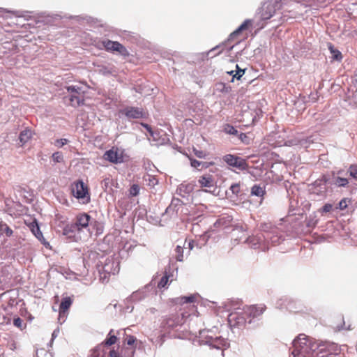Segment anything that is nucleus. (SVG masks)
I'll list each match as a JSON object with an SVG mask.
<instances>
[{
    "mask_svg": "<svg viewBox=\"0 0 357 357\" xmlns=\"http://www.w3.org/2000/svg\"><path fill=\"white\" fill-rule=\"evenodd\" d=\"M223 160L229 166L236 167L239 170H245L248 168V164L245 159L232 154L225 155L223 157Z\"/></svg>",
    "mask_w": 357,
    "mask_h": 357,
    "instance_id": "nucleus-8",
    "label": "nucleus"
},
{
    "mask_svg": "<svg viewBox=\"0 0 357 357\" xmlns=\"http://www.w3.org/2000/svg\"><path fill=\"white\" fill-rule=\"evenodd\" d=\"M125 341L128 345H133L136 341V338L132 335H127Z\"/></svg>",
    "mask_w": 357,
    "mask_h": 357,
    "instance_id": "nucleus-35",
    "label": "nucleus"
},
{
    "mask_svg": "<svg viewBox=\"0 0 357 357\" xmlns=\"http://www.w3.org/2000/svg\"><path fill=\"white\" fill-rule=\"evenodd\" d=\"M88 357H105L102 344H98L94 349H91Z\"/></svg>",
    "mask_w": 357,
    "mask_h": 357,
    "instance_id": "nucleus-21",
    "label": "nucleus"
},
{
    "mask_svg": "<svg viewBox=\"0 0 357 357\" xmlns=\"http://www.w3.org/2000/svg\"><path fill=\"white\" fill-rule=\"evenodd\" d=\"M294 345L303 357H335L340 349L337 344L315 340L300 335Z\"/></svg>",
    "mask_w": 357,
    "mask_h": 357,
    "instance_id": "nucleus-1",
    "label": "nucleus"
},
{
    "mask_svg": "<svg viewBox=\"0 0 357 357\" xmlns=\"http://www.w3.org/2000/svg\"><path fill=\"white\" fill-rule=\"evenodd\" d=\"M104 158L112 163H121L123 161V151L116 147H112L105 153Z\"/></svg>",
    "mask_w": 357,
    "mask_h": 357,
    "instance_id": "nucleus-10",
    "label": "nucleus"
},
{
    "mask_svg": "<svg viewBox=\"0 0 357 357\" xmlns=\"http://www.w3.org/2000/svg\"><path fill=\"white\" fill-rule=\"evenodd\" d=\"M229 73L230 75H234V74H233V73H234V71H233V70H232V71H231V72H229Z\"/></svg>",
    "mask_w": 357,
    "mask_h": 357,
    "instance_id": "nucleus-46",
    "label": "nucleus"
},
{
    "mask_svg": "<svg viewBox=\"0 0 357 357\" xmlns=\"http://www.w3.org/2000/svg\"><path fill=\"white\" fill-rule=\"evenodd\" d=\"M197 183L204 192L215 196L218 195L216 182L212 175L206 174L199 176Z\"/></svg>",
    "mask_w": 357,
    "mask_h": 357,
    "instance_id": "nucleus-5",
    "label": "nucleus"
},
{
    "mask_svg": "<svg viewBox=\"0 0 357 357\" xmlns=\"http://www.w3.org/2000/svg\"><path fill=\"white\" fill-rule=\"evenodd\" d=\"M349 183L348 179L342 177H337L335 178V184L338 187H344Z\"/></svg>",
    "mask_w": 357,
    "mask_h": 357,
    "instance_id": "nucleus-27",
    "label": "nucleus"
},
{
    "mask_svg": "<svg viewBox=\"0 0 357 357\" xmlns=\"http://www.w3.org/2000/svg\"><path fill=\"white\" fill-rule=\"evenodd\" d=\"M33 135V131L29 128H26L22 130L19 135L20 146H23L25 144H26L32 138Z\"/></svg>",
    "mask_w": 357,
    "mask_h": 357,
    "instance_id": "nucleus-14",
    "label": "nucleus"
},
{
    "mask_svg": "<svg viewBox=\"0 0 357 357\" xmlns=\"http://www.w3.org/2000/svg\"><path fill=\"white\" fill-rule=\"evenodd\" d=\"M0 231L2 234H5L8 237H10L13 235V230L6 223L3 222H1L0 223Z\"/></svg>",
    "mask_w": 357,
    "mask_h": 357,
    "instance_id": "nucleus-22",
    "label": "nucleus"
},
{
    "mask_svg": "<svg viewBox=\"0 0 357 357\" xmlns=\"http://www.w3.org/2000/svg\"><path fill=\"white\" fill-rule=\"evenodd\" d=\"M71 194L84 204H89L91 201L89 188L82 180L74 181L70 185Z\"/></svg>",
    "mask_w": 357,
    "mask_h": 357,
    "instance_id": "nucleus-2",
    "label": "nucleus"
},
{
    "mask_svg": "<svg viewBox=\"0 0 357 357\" xmlns=\"http://www.w3.org/2000/svg\"><path fill=\"white\" fill-rule=\"evenodd\" d=\"M52 160L54 162L59 163L61 162L63 160V155L61 152L57 151L52 154Z\"/></svg>",
    "mask_w": 357,
    "mask_h": 357,
    "instance_id": "nucleus-26",
    "label": "nucleus"
},
{
    "mask_svg": "<svg viewBox=\"0 0 357 357\" xmlns=\"http://www.w3.org/2000/svg\"><path fill=\"white\" fill-rule=\"evenodd\" d=\"M116 47L115 52H119L121 55L124 56H128L129 55L128 51L123 45L119 43Z\"/></svg>",
    "mask_w": 357,
    "mask_h": 357,
    "instance_id": "nucleus-25",
    "label": "nucleus"
},
{
    "mask_svg": "<svg viewBox=\"0 0 357 357\" xmlns=\"http://www.w3.org/2000/svg\"><path fill=\"white\" fill-rule=\"evenodd\" d=\"M328 48L330 50V52L333 55V59L337 61H341L342 59V53L337 49H335L333 44L328 43Z\"/></svg>",
    "mask_w": 357,
    "mask_h": 357,
    "instance_id": "nucleus-20",
    "label": "nucleus"
},
{
    "mask_svg": "<svg viewBox=\"0 0 357 357\" xmlns=\"http://www.w3.org/2000/svg\"><path fill=\"white\" fill-rule=\"evenodd\" d=\"M175 258L178 261H183V247L177 245L175 249Z\"/></svg>",
    "mask_w": 357,
    "mask_h": 357,
    "instance_id": "nucleus-23",
    "label": "nucleus"
},
{
    "mask_svg": "<svg viewBox=\"0 0 357 357\" xmlns=\"http://www.w3.org/2000/svg\"><path fill=\"white\" fill-rule=\"evenodd\" d=\"M139 192V187L138 185L133 184L130 188V194L132 196H137Z\"/></svg>",
    "mask_w": 357,
    "mask_h": 357,
    "instance_id": "nucleus-32",
    "label": "nucleus"
},
{
    "mask_svg": "<svg viewBox=\"0 0 357 357\" xmlns=\"http://www.w3.org/2000/svg\"><path fill=\"white\" fill-rule=\"evenodd\" d=\"M194 153L199 158H205L206 156V153L203 151L194 149Z\"/></svg>",
    "mask_w": 357,
    "mask_h": 357,
    "instance_id": "nucleus-37",
    "label": "nucleus"
},
{
    "mask_svg": "<svg viewBox=\"0 0 357 357\" xmlns=\"http://www.w3.org/2000/svg\"><path fill=\"white\" fill-rule=\"evenodd\" d=\"M118 340L117 337L113 334V330H111L108 333L106 339L100 344L102 347L112 346Z\"/></svg>",
    "mask_w": 357,
    "mask_h": 357,
    "instance_id": "nucleus-15",
    "label": "nucleus"
},
{
    "mask_svg": "<svg viewBox=\"0 0 357 357\" xmlns=\"http://www.w3.org/2000/svg\"><path fill=\"white\" fill-rule=\"evenodd\" d=\"M73 303V299L70 297H65L62 299L59 306V316H65Z\"/></svg>",
    "mask_w": 357,
    "mask_h": 357,
    "instance_id": "nucleus-13",
    "label": "nucleus"
},
{
    "mask_svg": "<svg viewBox=\"0 0 357 357\" xmlns=\"http://www.w3.org/2000/svg\"><path fill=\"white\" fill-rule=\"evenodd\" d=\"M200 165H201V162H199L197 160H191L192 167L197 168V167H199Z\"/></svg>",
    "mask_w": 357,
    "mask_h": 357,
    "instance_id": "nucleus-41",
    "label": "nucleus"
},
{
    "mask_svg": "<svg viewBox=\"0 0 357 357\" xmlns=\"http://www.w3.org/2000/svg\"><path fill=\"white\" fill-rule=\"evenodd\" d=\"M66 89L69 96L63 98L65 102L68 101V105L73 107H77L84 104V96L81 87L72 85L66 86Z\"/></svg>",
    "mask_w": 357,
    "mask_h": 357,
    "instance_id": "nucleus-3",
    "label": "nucleus"
},
{
    "mask_svg": "<svg viewBox=\"0 0 357 357\" xmlns=\"http://www.w3.org/2000/svg\"><path fill=\"white\" fill-rule=\"evenodd\" d=\"M102 43L107 51L115 52L119 42L112 41L110 40H106L102 41Z\"/></svg>",
    "mask_w": 357,
    "mask_h": 357,
    "instance_id": "nucleus-19",
    "label": "nucleus"
},
{
    "mask_svg": "<svg viewBox=\"0 0 357 357\" xmlns=\"http://www.w3.org/2000/svg\"><path fill=\"white\" fill-rule=\"evenodd\" d=\"M76 231H78L75 223L66 225L63 229V234L71 237Z\"/></svg>",
    "mask_w": 357,
    "mask_h": 357,
    "instance_id": "nucleus-17",
    "label": "nucleus"
},
{
    "mask_svg": "<svg viewBox=\"0 0 357 357\" xmlns=\"http://www.w3.org/2000/svg\"><path fill=\"white\" fill-rule=\"evenodd\" d=\"M236 68H237V71H236V74H234L233 75V78H236L237 79H240L241 78V77L244 75L245 70L241 69L238 65H236Z\"/></svg>",
    "mask_w": 357,
    "mask_h": 357,
    "instance_id": "nucleus-33",
    "label": "nucleus"
},
{
    "mask_svg": "<svg viewBox=\"0 0 357 357\" xmlns=\"http://www.w3.org/2000/svg\"><path fill=\"white\" fill-rule=\"evenodd\" d=\"M336 322H337V324H336V328L338 331L341 330V329H343L344 328V326L342 325V326H340V324H341L342 322H343V317H337L336 319Z\"/></svg>",
    "mask_w": 357,
    "mask_h": 357,
    "instance_id": "nucleus-39",
    "label": "nucleus"
},
{
    "mask_svg": "<svg viewBox=\"0 0 357 357\" xmlns=\"http://www.w3.org/2000/svg\"><path fill=\"white\" fill-rule=\"evenodd\" d=\"M331 208H332V205L330 204H326L324 206L323 211L324 212H328L331 210Z\"/></svg>",
    "mask_w": 357,
    "mask_h": 357,
    "instance_id": "nucleus-42",
    "label": "nucleus"
},
{
    "mask_svg": "<svg viewBox=\"0 0 357 357\" xmlns=\"http://www.w3.org/2000/svg\"><path fill=\"white\" fill-rule=\"evenodd\" d=\"M109 357H122L121 354L119 352L118 350L112 349L109 352Z\"/></svg>",
    "mask_w": 357,
    "mask_h": 357,
    "instance_id": "nucleus-40",
    "label": "nucleus"
},
{
    "mask_svg": "<svg viewBox=\"0 0 357 357\" xmlns=\"http://www.w3.org/2000/svg\"><path fill=\"white\" fill-rule=\"evenodd\" d=\"M185 316L182 314L179 315L178 314H172L163 318L160 324V331L162 333H169L174 328L181 326L185 321ZM165 334H162L163 337Z\"/></svg>",
    "mask_w": 357,
    "mask_h": 357,
    "instance_id": "nucleus-4",
    "label": "nucleus"
},
{
    "mask_svg": "<svg viewBox=\"0 0 357 357\" xmlns=\"http://www.w3.org/2000/svg\"><path fill=\"white\" fill-rule=\"evenodd\" d=\"M168 282H169V275L167 273H165V275L162 277L160 282H158V287L159 289L165 287L166 285L167 284Z\"/></svg>",
    "mask_w": 357,
    "mask_h": 357,
    "instance_id": "nucleus-28",
    "label": "nucleus"
},
{
    "mask_svg": "<svg viewBox=\"0 0 357 357\" xmlns=\"http://www.w3.org/2000/svg\"><path fill=\"white\" fill-rule=\"evenodd\" d=\"M225 132L234 135H236L238 134V130L232 126H230L229 124L226 125L225 127Z\"/></svg>",
    "mask_w": 357,
    "mask_h": 357,
    "instance_id": "nucleus-29",
    "label": "nucleus"
},
{
    "mask_svg": "<svg viewBox=\"0 0 357 357\" xmlns=\"http://www.w3.org/2000/svg\"><path fill=\"white\" fill-rule=\"evenodd\" d=\"M280 8V3L278 1H268L262 5L259 14L261 20L265 21L271 18L276 10Z\"/></svg>",
    "mask_w": 357,
    "mask_h": 357,
    "instance_id": "nucleus-7",
    "label": "nucleus"
},
{
    "mask_svg": "<svg viewBox=\"0 0 357 357\" xmlns=\"http://www.w3.org/2000/svg\"><path fill=\"white\" fill-rule=\"evenodd\" d=\"M197 301L196 295H190L188 296H181L176 298V302L178 304L183 305L185 303L194 304Z\"/></svg>",
    "mask_w": 357,
    "mask_h": 357,
    "instance_id": "nucleus-16",
    "label": "nucleus"
},
{
    "mask_svg": "<svg viewBox=\"0 0 357 357\" xmlns=\"http://www.w3.org/2000/svg\"><path fill=\"white\" fill-rule=\"evenodd\" d=\"M244 137H246V135L244 133H241L240 138L243 140Z\"/></svg>",
    "mask_w": 357,
    "mask_h": 357,
    "instance_id": "nucleus-45",
    "label": "nucleus"
},
{
    "mask_svg": "<svg viewBox=\"0 0 357 357\" xmlns=\"http://www.w3.org/2000/svg\"><path fill=\"white\" fill-rule=\"evenodd\" d=\"M349 172L350 176L357 179V165H352L349 167Z\"/></svg>",
    "mask_w": 357,
    "mask_h": 357,
    "instance_id": "nucleus-31",
    "label": "nucleus"
},
{
    "mask_svg": "<svg viewBox=\"0 0 357 357\" xmlns=\"http://www.w3.org/2000/svg\"><path fill=\"white\" fill-rule=\"evenodd\" d=\"M252 25V20H245L234 31H233L228 38L229 42H235L238 44L241 40L248 38V33L244 31L248 30Z\"/></svg>",
    "mask_w": 357,
    "mask_h": 357,
    "instance_id": "nucleus-6",
    "label": "nucleus"
},
{
    "mask_svg": "<svg viewBox=\"0 0 357 357\" xmlns=\"http://www.w3.org/2000/svg\"><path fill=\"white\" fill-rule=\"evenodd\" d=\"M90 219L91 216L85 213H79L76 216L75 222L74 223L77 229H78V231L88 227Z\"/></svg>",
    "mask_w": 357,
    "mask_h": 357,
    "instance_id": "nucleus-12",
    "label": "nucleus"
},
{
    "mask_svg": "<svg viewBox=\"0 0 357 357\" xmlns=\"http://www.w3.org/2000/svg\"><path fill=\"white\" fill-rule=\"evenodd\" d=\"M188 247L190 250H192L194 248V242L192 241L188 243Z\"/></svg>",
    "mask_w": 357,
    "mask_h": 357,
    "instance_id": "nucleus-44",
    "label": "nucleus"
},
{
    "mask_svg": "<svg viewBox=\"0 0 357 357\" xmlns=\"http://www.w3.org/2000/svg\"><path fill=\"white\" fill-rule=\"evenodd\" d=\"M264 26V24H262L261 26H260V28L262 29L263 27Z\"/></svg>",
    "mask_w": 357,
    "mask_h": 357,
    "instance_id": "nucleus-47",
    "label": "nucleus"
},
{
    "mask_svg": "<svg viewBox=\"0 0 357 357\" xmlns=\"http://www.w3.org/2000/svg\"><path fill=\"white\" fill-rule=\"evenodd\" d=\"M22 322L23 321L20 317L15 318L13 320V324L20 328H22Z\"/></svg>",
    "mask_w": 357,
    "mask_h": 357,
    "instance_id": "nucleus-38",
    "label": "nucleus"
},
{
    "mask_svg": "<svg viewBox=\"0 0 357 357\" xmlns=\"http://www.w3.org/2000/svg\"><path fill=\"white\" fill-rule=\"evenodd\" d=\"M347 199H342L338 204V208L340 210H344L347 207Z\"/></svg>",
    "mask_w": 357,
    "mask_h": 357,
    "instance_id": "nucleus-36",
    "label": "nucleus"
},
{
    "mask_svg": "<svg viewBox=\"0 0 357 357\" xmlns=\"http://www.w3.org/2000/svg\"><path fill=\"white\" fill-rule=\"evenodd\" d=\"M142 126H144L149 132H152L151 128L146 123H142Z\"/></svg>",
    "mask_w": 357,
    "mask_h": 357,
    "instance_id": "nucleus-43",
    "label": "nucleus"
},
{
    "mask_svg": "<svg viewBox=\"0 0 357 357\" xmlns=\"http://www.w3.org/2000/svg\"><path fill=\"white\" fill-rule=\"evenodd\" d=\"M31 231L33 233V234L38 238L40 239V237H43V234L42 232L40 231V228H39V226L38 225V224L36 222H35L34 224H32L31 225Z\"/></svg>",
    "mask_w": 357,
    "mask_h": 357,
    "instance_id": "nucleus-24",
    "label": "nucleus"
},
{
    "mask_svg": "<svg viewBox=\"0 0 357 357\" xmlns=\"http://www.w3.org/2000/svg\"><path fill=\"white\" fill-rule=\"evenodd\" d=\"M266 307L264 304L260 305H253L250 306H246L244 307L243 310L245 314L251 319L258 318L260 317L266 310ZM252 319L249 321L250 323Z\"/></svg>",
    "mask_w": 357,
    "mask_h": 357,
    "instance_id": "nucleus-9",
    "label": "nucleus"
},
{
    "mask_svg": "<svg viewBox=\"0 0 357 357\" xmlns=\"http://www.w3.org/2000/svg\"><path fill=\"white\" fill-rule=\"evenodd\" d=\"M67 143H68V139H56L55 141L54 144L57 147H62L63 146H64Z\"/></svg>",
    "mask_w": 357,
    "mask_h": 357,
    "instance_id": "nucleus-34",
    "label": "nucleus"
},
{
    "mask_svg": "<svg viewBox=\"0 0 357 357\" xmlns=\"http://www.w3.org/2000/svg\"><path fill=\"white\" fill-rule=\"evenodd\" d=\"M121 113L129 119H142L146 117L147 115L143 109L135 107H127L121 111Z\"/></svg>",
    "mask_w": 357,
    "mask_h": 357,
    "instance_id": "nucleus-11",
    "label": "nucleus"
},
{
    "mask_svg": "<svg viewBox=\"0 0 357 357\" xmlns=\"http://www.w3.org/2000/svg\"><path fill=\"white\" fill-rule=\"evenodd\" d=\"M230 190L231 192L235 195L236 196H238L239 193L241 192V185L239 183H234L232 184L230 187Z\"/></svg>",
    "mask_w": 357,
    "mask_h": 357,
    "instance_id": "nucleus-30",
    "label": "nucleus"
},
{
    "mask_svg": "<svg viewBox=\"0 0 357 357\" xmlns=\"http://www.w3.org/2000/svg\"><path fill=\"white\" fill-rule=\"evenodd\" d=\"M251 194L257 197H264L266 195L265 188L259 185H254L251 188Z\"/></svg>",
    "mask_w": 357,
    "mask_h": 357,
    "instance_id": "nucleus-18",
    "label": "nucleus"
}]
</instances>
